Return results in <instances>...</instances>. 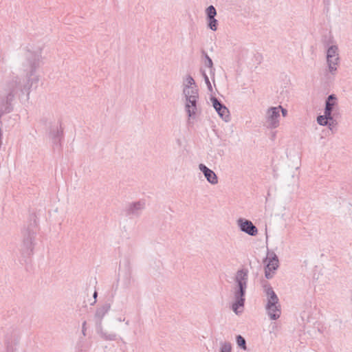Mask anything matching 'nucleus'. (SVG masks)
<instances>
[{
    "instance_id": "obj_1",
    "label": "nucleus",
    "mask_w": 352,
    "mask_h": 352,
    "mask_svg": "<svg viewBox=\"0 0 352 352\" xmlns=\"http://www.w3.org/2000/svg\"><path fill=\"white\" fill-rule=\"evenodd\" d=\"M30 55L31 56H28L31 67L30 74L28 73L25 78H21L16 76H11L6 80L1 93L14 98L19 91H21L23 94H27V95H29L30 90L33 84L37 83L38 81V78L34 76V74L38 67L39 56L33 54Z\"/></svg>"
},
{
    "instance_id": "obj_2",
    "label": "nucleus",
    "mask_w": 352,
    "mask_h": 352,
    "mask_svg": "<svg viewBox=\"0 0 352 352\" xmlns=\"http://www.w3.org/2000/svg\"><path fill=\"white\" fill-rule=\"evenodd\" d=\"M37 223L36 216L32 214L30 217V221L28 225L22 230V243L20 248L21 256L24 258V261L27 262L33 254L34 241L36 233Z\"/></svg>"
},
{
    "instance_id": "obj_3",
    "label": "nucleus",
    "mask_w": 352,
    "mask_h": 352,
    "mask_svg": "<svg viewBox=\"0 0 352 352\" xmlns=\"http://www.w3.org/2000/svg\"><path fill=\"white\" fill-rule=\"evenodd\" d=\"M248 270L243 268L239 270L234 277L235 285L233 287L234 302L232 305L234 312L238 314V309L245 305V296L248 287Z\"/></svg>"
},
{
    "instance_id": "obj_4",
    "label": "nucleus",
    "mask_w": 352,
    "mask_h": 352,
    "mask_svg": "<svg viewBox=\"0 0 352 352\" xmlns=\"http://www.w3.org/2000/svg\"><path fill=\"white\" fill-rule=\"evenodd\" d=\"M263 287L267 298L266 312L271 320H276L280 318L281 314L279 299L268 282H263Z\"/></svg>"
},
{
    "instance_id": "obj_5",
    "label": "nucleus",
    "mask_w": 352,
    "mask_h": 352,
    "mask_svg": "<svg viewBox=\"0 0 352 352\" xmlns=\"http://www.w3.org/2000/svg\"><path fill=\"white\" fill-rule=\"evenodd\" d=\"M185 98V110L189 118L193 117L197 111V101L199 98L198 89L187 91L186 94H184Z\"/></svg>"
},
{
    "instance_id": "obj_6",
    "label": "nucleus",
    "mask_w": 352,
    "mask_h": 352,
    "mask_svg": "<svg viewBox=\"0 0 352 352\" xmlns=\"http://www.w3.org/2000/svg\"><path fill=\"white\" fill-rule=\"evenodd\" d=\"M267 261L268 262L265 267V276L267 279H271L278 267L279 261L277 255L273 251L267 252V257L264 262Z\"/></svg>"
},
{
    "instance_id": "obj_7",
    "label": "nucleus",
    "mask_w": 352,
    "mask_h": 352,
    "mask_svg": "<svg viewBox=\"0 0 352 352\" xmlns=\"http://www.w3.org/2000/svg\"><path fill=\"white\" fill-rule=\"evenodd\" d=\"M279 107H272L266 112V126L269 129H276L279 126Z\"/></svg>"
},
{
    "instance_id": "obj_8",
    "label": "nucleus",
    "mask_w": 352,
    "mask_h": 352,
    "mask_svg": "<svg viewBox=\"0 0 352 352\" xmlns=\"http://www.w3.org/2000/svg\"><path fill=\"white\" fill-rule=\"evenodd\" d=\"M237 225L241 232H245L250 236H254L258 234L257 228L250 220L239 218L237 220Z\"/></svg>"
},
{
    "instance_id": "obj_9",
    "label": "nucleus",
    "mask_w": 352,
    "mask_h": 352,
    "mask_svg": "<svg viewBox=\"0 0 352 352\" xmlns=\"http://www.w3.org/2000/svg\"><path fill=\"white\" fill-rule=\"evenodd\" d=\"M210 100L219 116L226 122H228L230 120V111L228 109L214 96H212Z\"/></svg>"
},
{
    "instance_id": "obj_10",
    "label": "nucleus",
    "mask_w": 352,
    "mask_h": 352,
    "mask_svg": "<svg viewBox=\"0 0 352 352\" xmlns=\"http://www.w3.org/2000/svg\"><path fill=\"white\" fill-rule=\"evenodd\" d=\"M111 305L109 302H105L102 305L98 307L94 315V320L96 322L97 329L102 328V320L104 316L110 310Z\"/></svg>"
},
{
    "instance_id": "obj_11",
    "label": "nucleus",
    "mask_w": 352,
    "mask_h": 352,
    "mask_svg": "<svg viewBox=\"0 0 352 352\" xmlns=\"http://www.w3.org/2000/svg\"><path fill=\"white\" fill-rule=\"evenodd\" d=\"M199 169L204 174L206 180L211 184L214 185L218 183V177L216 173L204 164L199 165Z\"/></svg>"
},
{
    "instance_id": "obj_12",
    "label": "nucleus",
    "mask_w": 352,
    "mask_h": 352,
    "mask_svg": "<svg viewBox=\"0 0 352 352\" xmlns=\"http://www.w3.org/2000/svg\"><path fill=\"white\" fill-rule=\"evenodd\" d=\"M145 208V202L139 201L130 204L126 210L127 214L138 217Z\"/></svg>"
},
{
    "instance_id": "obj_13",
    "label": "nucleus",
    "mask_w": 352,
    "mask_h": 352,
    "mask_svg": "<svg viewBox=\"0 0 352 352\" xmlns=\"http://www.w3.org/2000/svg\"><path fill=\"white\" fill-rule=\"evenodd\" d=\"M336 97L334 94L329 95L325 101L324 115L329 117L331 121L333 122L332 111L336 104Z\"/></svg>"
},
{
    "instance_id": "obj_14",
    "label": "nucleus",
    "mask_w": 352,
    "mask_h": 352,
    "mask_svg": "<svg viewBox=\"0 0 352 352\" xmlns=\"http://www.w3.org/2000/svg\"><path fill=\"white\" fill-rule=\"evenodd\" d=\"M50 135L54 144H58L63 138V129L61 125L52 126L50 130Z\"/></svg>"
},
{
    "instance_id": "obj_15",
    "label": "nucleus",
    "mask_w": 352,
    "mask_h": 352,
    "mask_svg": "<svg viewBox=\"0 0 352 352\" xmlns=\"http://www.w3.org/2000/svg\"><path fill=\"white\" fill-rule=\"evenodd\" d=\"M327 63L328 70L332 75H335L337 72V66L340 63L339 56L327 57Z\"/></svg>"
},
{
    "instance_id": "obj_16",
    "label": "nucleus",
    "mask_w": 352,
    "mask_h": 352,
    "mask_svg": "<svg viewBox=\"0 0 352 352\" xmlns=\"http://www.w3.org/2000/svg\"><path fill=\"white\" fill-rule=\"evenodd\" d=\"M198 89L195 84V80L190 75H188L184 82L183 94H186L187 91Z\"/></svg>"
},
{
    "instance_id": "obj_17",
    "label": "nucleus",
    "mask_w": 352,
    "mask_h": 352,
    "mask_svg": "<svg viewBox=\"0 0 352 352\" xmlns=\"http://www.w3.org/2000/svg\"><path fill=\"white\" fill-rule=\"evenodd\" d=\"M201 54H202V56L205 58V60H204V65L206 67L210 68V74L214 75V69L213 67V62H212V59L209 57L208 54L204 50L201 51Z\"/></svg>"
},
{
    "instance_id": "obj_18",
    "label": "nucleus",
    "mask_w": 352,
    "mask_h": 352,
    "mask_svg": "<svg viewBox=\"0 0 352 352\" xmlns=\"http://www.w3.org/2000/svg\"><path fill=\"white\" fill-rule=\"evenodd\" d=\"M98 331L100 333L102 338L106 340H115L116 338V334L113 333H108L107 332L102 331V327L101 329H97Z\"/></svg>"
},
{
    "instance_id": "obj_19",
    "label": "nucleus",
    "mask_w": 352,
    "mask_h": 352,
    "mask_svg": "<svg viewBox=\"0 0 352 352\" xmlns=\"http://www.w3.org/2000/svg\"><path fill=\"white\" fill-rule=\"evenodd\" d=\"M236 344L238 345V346L244 350V351H247L248 348H247V344H246V341H245V339L241 335H238L236 336Z\"/></svg>"
},
{
    "instance_id": "obj_20",
    "label": "nucleus",
    "mask_w": 352,
    "mask_h": 352,
    "mask_svg": "<svg viewBox=\"0 0 352 352\" xmlns=\"http://www.w3.org/2000/svg\"><path fill=\"white\" fill-rule=\"evenodd\" d=\"M207 19L208 28L212 31H216L218 25V21L214 18H208Z\"/></svg>"
},
{
    "instance_id": "obj_21",
    "label": "nucleus",
    "mask_w": 352,
    "mask_h": 352,
    "mask_svg": "<svg viewBox=\"0 0 352 352\" xmlns=\"http://www.w3.org/2000/svg\"><path fill=\"white\" fill-rule=\"evenodd\" d=\"M232 351V344L228 342H220V349L219 352H231Z\"/></svg>"
},
{
    "instance_id": "obj_22",
    "label": "nucleus",
    "mask_w": 352,
    "mask_h": 352,
    "mask_svg": "<svg viewBox=\"0 0 352 352\" xmlns=\"http://www.w3.org/2000/svg\"><path fill=\"white\" fill-rule=\"evenodd\" d=\"M336 56H339L338 47L336 45L330 46L327 51V57Z\"/></svg>"
},
{
    "instance_id": "obj_23",
    "label": "nucleus",
    "mask_w": 352,
    "mask_h": 352,
    "mask_svg": "<svg viewBox=\"0 0 352 352\" xmlns=\"http://www.w3.org/2000/svg\"><path fill=\"white\" fill-rule=\"evenodd\" d=\"M206 19L215 17L217 15V10L213 6H208L206 10Z\"/></svg>"
},
{
    "instance_id": "obj_24",
    "label": "nucleus",
    "mask_w": 352,
    "mask_h": 352,
    "mask_svg": "<svg viewBox=\"0 0 352 352\" xmlns=\"http://www.w3.org/2000/svg\"><path fill=\"white\" fill-rule=\"evenodd\" d=\"M329 120L331 121L329 117L325 115L318 116L317 118V122L321 126H327L329 124Z\"/></svg>"
},
{
    "instance_id": "obj_25",
    "label": "nucleus",
    "mask_w": 352,
    "mask_h": 352,
    "mask_svg": "<svg viewBox=\"0 0 352 352\" xmlns=\"http://www.w3.org/2000/svg\"><path fill=\"white\" fill-rule=\"evenodd\" d=\"M202 75H203V78L204 79V81H205L206 84L207 85L208 90L210 91H212V85H211V83L210 82L208 76H207V74H206L205 72H202Z\"/></svg>"
},
{
    "instance_id": "obj_26",
    "label": "nucleus",
    "mask_w": 352,
    "mask_h": 352,
    "mask_svg": "<svg viewBox=\"0 0 352 352\" xmlns=\"http://www.w3.org/2000/svg\"><path fill=\"white\" fill-rule=\"evenodd\" d=\"M31 54H36V55H38L39 56V60H41V55L37 54V53H34V52H28V54L26 55V57H27V60H28V63L29 65V67H30V70L28 71V69H26V74L24 76H23L22 78H25L26 75L28 73L30 74V72L31 71V67H30V60L28 59V56H31ZM38 62H40V60H38ZM39 65V63H38V66Z\"/></svg>"
},
{
    "instance_id": "obj_27",
    "label": "nucleus",
    "mask_w": 352,
    "mask_h": 352,
    "mask_svg": "<svg viewBox=\"0 0 352 352\" xmlns=\"http://www.w3.org/2000/svg\"><path fill=\"white\" fill-rule=\"evenodd\" d=\"M278 107H279V111H281L283 116L285 117L287 114V110L280 105H279Z\"/></svg>"
},
{
    "instance_id": "obj_28",
    "label": "nucleus",
    "mask_w": 352,
    "mask_h": 352,
    "mask_svg": "<svg viewBox=\"0 0 352 352\" xmlns=\"http://www.w3.org/2000/svg\"><path fill=\"white\" fill-rule=\"evenodd\" d=\"M86 324H87V322L84 321L82 323V333L83 334L84 336H86V330H87Z\"/></svg>"
},
{
    "instance_id": "obj_29",
    "label": "nucleus",
    "mask_w": 352,
    "mask_h": 352,
    "mask_svg": "<svg viewBox=\"0 0 352 352\" xmlns=\"http://www.w3.org/2000/svg\"><path fill=\"white\" fill-rule=\"evenodd\" d=\"M93 296H94V299H95L94 302H96V298H97V296H98V293H97V292H96V291H95V292H94V294H93Z\"/></svg>"
},
{
    "instance_id": "obj_30",
    "label": "nucleus",
    "mask_w": 352,
    "mask_h": 352,
    "mask_svg": "<svg viewBox=\"0 0 352 352\" xmlns=\"http://www.w3.org/2000/svg\"><path fill=\"white\" fill-rule=\"evenodd\" d=\"M333 121H335V120H333ZM333 123H334V122L331 121V122H329V124H328V125H329V128L331 130H332V127H331V126H333Z\"/></svg>"
},
{
    "instance_id": "obj_31",
    "label": "nucleus",
    "mask_w": 352,
    "mask_h": 352,
    "mask_svg": "<svg viewBox=\"0 0 352 352\" xmlns=\"http://www.w3.org/2000/svg\"><path fill=\"white\" fill-rule=\"evenodd\" d=\"M76 352H85L82 348H78Z\"/></svg>"
},
{
    "instance_id": "obj_32",
    "label": "nucleus",
    "mask_w": 352,
    "mask_h": 352,
    "mask_svg": "<svg viewBox=\"0 0 352 352\" xmlns=\"http://www.w3.org/2000/svg\"><path fill=\"white\" fill-rule=\"evenodd\" d=\"M118 320L119 322H122V321H125V319L124 318V319H121L120 318H118Z\"/></svg>"
},
{
    "instance_id": "obj_33",
    "label": "nucleus",
    "mask_w": 352,
    "mask_h": 352,
    "mask_svg": "<svg viewBox=\"0 0 352 352\" xmlns=\"http://www.w3.org/2000/svg\"><path fill=\"white\" fill-rule=\"evenodd\" d=\"M125 324H126V325H129V320H126V321L125 322Z\"/></svg>"
}]
</instances>
